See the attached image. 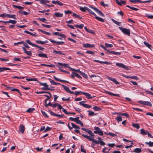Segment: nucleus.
Masks as SVG:
<instances>
[{"label": "nucleus", "mask_w": 153, "mask_h": 153, "mask_svg": "<svg viewBox=\"0 0 153 153\" xmlns=\"http://www.w3.org/2000/svg\"><path fill=\"white\" fill-rule=\"evenodd\" d=\"M36 43H37V44H41L42 45H43L46 43H48V42L47 41H46V40L45 41H42L38 40L36 41Z\"/></svg>", "instance_id": "aec40b11"}, {"label": "nucleus", "mask_w": 153, "mask_h": 153, "mask_svg": "<svg viewBox=\"0 0 153 153\" xmlns=\"http://www.w3.org/2000/svg\"><path fill=\"white\" fill-rule=\"evenodd\" d=\"M132 126L133 127L136 128L137 129H139L140 128L139 125L137 123H133L132 124Z\"/></svg>", "instance_id": "473e14b6"}, {"label": "nucleus", "mask_w": 153, "mask_h": 153, "mask_svg": "<svg viewBox=\"0 0 153 153\" xmlns=\"http://www.w3.org/2000/svg\"><path fill=\"white\" fill-rule=\"evenodd\" d=\"M112 20L113 22H114V23H115L117 25H118V26L121 25V22H117L113 19H112Z\"/></svg>", "instance_id": "49530a36"}, {"label": "nucleus", "mask_w": 153, "mask_h": 153, "mask_svg": "<svg viewBox=\"0 0 153 153\" xmlns=\"http://www.w3.org/2000/svg\"><path fill=\"white\" fill-rule=\"evenodd\" d=\"M16 16L15 15L10 14H7V17L9 18H12L14 19H16Z\"/></svg>", "instance_id": "a878e982"}, {"label": "nucleus", "mask_w": 153, "mask_h": 153, "mask_svg": "<svg viewBox=\"0 0 153 153\" xmlns=\"http://www.w3.org/2000/svg\"><path fill=\"white\" fill-rule=\"evenodd\" d=\"M86 7H80V10L82 12H85L87 10V8H88Z\"/></svg>", "instance_id": "a18cd8bd"}, {"label": "nucleus", "mask_w": 153, "mask_h": 153, "mask_svg": "<svg viewBox=\"0 0 153 153\" xmlns=\"http://www.w3.org/2000/svg\"><path fill=\"white\" fill-rule=\"evenodd\" d=\"M22 49L24 51V53L26 54L27 55L31 56L32 53L31 51H27L25 47H22Z\"/></svg>", "instance_id": "ddd939ff"}, {"label": "nucleus", "mask_w": 153, "mask_h": 153, "mask_svg": "<svg viewBox=\"0 0 153 153\" xmlns=\"http://www.w3.org/2000/svg\"><path fill=\"white\" fill-rule=\"evenodd\" d=\"M81 151L82 152L86 153V151L84 149V147L82 145L81 146Z\"/></svg>", "instance_id": "bf43d9fd"}, {"label": "nucleus", "mask_w": 153, "mask_h": 153, "mask_svg": "<svg viewBox=\"0 0 153 153\" xmlns=\"http://www.w3.org/2000/svg\"><path fill=\"white\" fill-rule=\"evenodd\" d=\"M80 74H81L83 77H84V78H87V75L84 73L82 72Z\"/></svg>", "instance_id": "4d7b16f0"}, {"label": "nucleus", "mask_w": 153, "mask_h": 153, "mask_svg": "<svg viewBox=\"0 0 153 153\" xmlns=\"http://www.w3.org/2000/svg\"><path fill=\"white\" fill-rule=\"evenodd\" d=\"M87 10L90 14L95 16H96L95 13L93 12L91 10L88 8H87Z\"/></svg>", "instance_id": "de8ad7c7"}, {"label": "nucleus", "mask_w": 153, "mask_h": 153, "mask_svg": "<svg viewBox=\"0 0 153 153\" xmlns=\"http://www.w3.org/2000/svg\"><path fill=\"white\" fill-rule=\"evenodd\" d=\"M4 86L6 87L7 88L10 89L12 91H14L15 88L10 87H8L7 85H3Z\"/></svg>", "instance_id": "37998d69"}, {"label": "nucleus", "mask_w": 153, "mask_h": 153, "mask_svg": "<svg viewBox=\"0 0 153 153\" xmlns=\"http://www.w3.org/2000/svg\"><path fill=\"white\" fill-rule=\"evenodd\" d=\"M129 1L132 3H140V0H130Z\"/></svg>", "instance_id": "052dcab7"}, {"label": "nucleus", "mask_w": 153, "mask_h": 153, "mask_svg": "<svg viewBox=\"0 0 153 153\" xmlns=\"http://www.w3.org/2000/svg\"><path fill=\"white\" fill-rule=\"evenodd\" d=\"M126 7H129L130 9H131L132 10H135V11H137L139 10V9L134 7H131L130 6L128 5H127L126 6Z\"/></svg>", "instance_id": "a19ab883"}, {"label": "nucleus", "mask_w": 153, "mask_h": 153, "mask_svg": "<svg viewBox=\"0 0 153 153\" xmlns=\"http://www.w3.org/2000/svg\"><path fill=\"white\" fill-rule=\"evenodd\" d=\"M37 19L38 20H40V21H42L44 22H45V21H46V19L44 18H37Z\"/></svg>", "instance_id": "3c124183"}, {"label": "nucleus", "mask_w": 153, "mask_h": 153, "mask_svg": "<svg viewBox=\"0 0 153 153\" xmlns=\"http://www.w3.org/2000/svg\"><path fill=\"white\" fill-rule=\"evenodd\" d=\"M35 110V108H28L27 111L26 112L29 113L32 112Z\"/></svg>", "instance_id": "c9c22d12"}, {"label": "nucleus", "mask_w": 153, "mask_h": 153, "mask_svg": "<svg viewBox=\"0 0 153 153\" xmlns=\"http://www.w3.org/2000/svg\"><path fill=\"white\" fill-rule=\"evenodd\" d=\"M72 74H74L77 77L79 78H82V77L80 76L79 74H77L75 72H73Z\"/></svg>", "instance_id": "e2e57ef3"}, {"label": "nucleus", "mask_w": 153, "mask_h": 153, "mask_svg": "<svg viewBox=\"0 0 153 153\" xmlns=\"http://www.w3.org/2000/svg\"><path fill=\"white\" fill-rule=\"evenodd\" d=\"M38 55L40 57H43L46 58H48L47 54L43 53H39L38 54Z\"/></svg>", "instance_id": "cd10ccee"}, {"label": "nucleus", "mask_w": 153, "mask_h": 153, "mask_svg": "<svg viewBox=\"0 0 153 153\" xmlns=\"http://www.w3.org/2000/svg\"><path fill=\"white\" fill-rule=\"evenodd\" d=\"M83 47L85 48H94L95 47L94 44H90L88 43L87 44H83Z\"/></svg>", "instance_id": "1a4fd4ad"}, {"label": "nucleus", "mask_w": 153, "mask_h": 153, "mask_svg": "<svg viewBox=\"0 0 153 153\" xmlns=\"http://www.w3.org/2000/svg\"><path fill=\"white\" fill-rule=\"evenodd\" d=\"M111 53L112 54H113L114 55H120L121 54V53L119 52H115L114 51H111Z\"/></svg>", "instance_id": "864d4df0"}, {"label": "nucleus", "mask_w": 153, "mask_h": 153, "mask_svg": "<svg viewBox=\"0 0 153 153\" xmlns=\"http://www.w3.org/2000/svg\"><path fill=\"white\" fill-rule=\"evenodd\" d=\"M42 25L43 26V27H46L47 28H50L51 27V26L49 25H45L44 24H42Z\"/></svg>", "instance_id": "0e129e2a"}, {"label": "nucleus", "mask_w": 153, "mask_h": 153, "mask_svg": "<svg viewBox=\"0 0 153 153\" xmlns=\"http://www.w3.org/2000/svg\"><path fill=\"white\" fill-rule=\"evenodd\" d=\"M25 130V126L23 125H21L19 128V130L20 132L22 133H23L24 132Z\"/></svg>", "instance_id": "a211bd4d"}, {"label": "nucleus", "mask_w": 153, "mask_h": 153, "mask_svg": "<svg viewBox=\"0 0 153 153\" xmlns=\"http://www.w3.org/2000/svg\"><path fill=\"white\" fill-rule=\"evenodd\" d=\"M72 16L75 17L77 18L78 19H82V18L79 15H78L76 13H73Z\"/></svg>", "instance_id": "79ce46f5"}, {"label": "nucleus", "mask_w": 153, "mask_h": 153, "mask_svg": "<svg viewBox=\"0 0 153 153\" xmlns=\"http://www.w3.org/2000/svg\"><path fill=\"white\" fill-rule=\"evenodd\" d=\"M116 65L120 67H121L122 68H124L126 70H129V68L126 66L123 63H117Z\"/></svg>", "instance_id": "0eeeda50"}, {"label": "nucleus", "mask_w": 153, "mask_h": 153, "mask_svg": "<svg viewBox=\"0 0 153 153\" xmlns=\"http://www.w3.org/2000/svg\"><path fill=\"white\" fill-rule=\"evenodd\" d=\"M144 44L147 47L150 49H151V45L149 44L147 42L144 41Z\"/></svg>", "instance_id": "09e8293b"}, {"label": "nucleus", "mask_w": 153, "mask_h": 153, "mask_svg": "<svg viewBox=\"0 0 153 153\" xmlns=\"http://www.w3.org/2000/svg\"><path fill=\"white\" fill-rule=\"evenodd\" d=\"M88 112H89L88 115L89 116H93L97 114H95L94 112L90 110L88 111Z\"/></svg>", "instance_id": "72a5a7b5"}, {"label": "nucleus", "mask_w": 153, "mask_h": 153, "mask_svg": "<svg viewBox=\"0 0 153 153\" xmlns=\"http://www.w3.org/2000/svg\"><path fill=\"white\" fill-rule=\"evenodd\" d=\"M84 29L88 32L93 34L94 33V31L93 30L91 29H88L86 26L84 27Z\"/></svg>", "instance_id": "bb28decb"}, {"label": "nucleus", "mask_w": 153, "mask_h": 153, "mask_svg": "<svg viewBox=\"0 0 153 153\" xmlns=\"http://www.w3.org/2000/svg\"><path fill=\"white\" fill-rule=\"evenodd\" d=\"M94 129L96 130L94 131V134H97L101 136L103 135V131L98 127H95Z\"/></svg>", "instance_id": "7ed1b4c3"}, {"label": "nucleus", "mask_w": 153, "mask_h": 153, "mask_svg": "<svg viewBox=\"0 0 153 153\" xmlns=\"http://www.w3.org/2000/svg\"><path fill=\"white\" fill-rule=\"evenodd\" d=\"M145 143L146 144L149 145L150 147L153 146V142L149 141V142H146Z\"/></svg>", "instance_id": "603ef678"}, {"label": "nucleus", "mask_w": 153, "mask_h": 153, "mask_svg": "<svg viewBox=\"0 0 153 153\" xmlns=\"http://www.w3.org/2000/svg\"><path fill=\"white\" fill-rule=\"evenodd\" d=\"M106 93H107V94H108L110 95H113V96H115L118 97H119L120 96L119 95V94H114L111 92H109L108 91H106Z\"/></svg>", "instance_id": "c85d7f7f"}, {"label": "nucleus", "mask_w": 153, "mask_h": 153, "mask_svg": "<svg viewBox=\"0 0 153 153\" xmlns=\"http://www.w3.org/2000/svg\"><path fill=\"white\" fill-rule=\"evenodd\" d=\"M9 23H11L13 24H15L16 23L17 21L16 20H10L9 21Z\"/></svg>", "instance_id": "69168bd1"}, {"label": "nucleus", "mask_w": 153, "mask_h": 153, "mask_svg": "<svg viewBox=\"0 0 153 153\" xmlns=\"http://www.w3.org/2000/svg\"><path fill=\"white\" fill-rule=\"evenodd\" d=\"M105 45L106 47L107 48H111L113 47V45L112 44H109L107 43H105Z\"/></svg>", "instance_id": "13d9d810"}, {"label": "nucleus", "mask_w": 153, "mask_h": 153, "mask_svg": "<svg viewBox=\"0 0 153 153\" xmlns=\"http://www.w3.org/2000/svg\"><path fill=\"white\" fill-rule=\"evenodd\" d=\"M108 79L114 82L115 84H120V83L115 78H112L111 77H110L109 76H107Z\"/></svg>", "instance_id": "4468645a"}, {"label": "nucleus", "mask_w": 153, "mask_h": 153, "mask_svg": "<svg viewBox=\"0 0 153 153\" xmlns=\"http://www.w3.org/2000/svg\"><path fill=\"white\" fill-rule=\"evenodd\" d=\"M58 64H59L60 66H63L65 67H66V68H68L69 69H70L71 70V69L72 68H71L70 66L67 64H65V63H62L60 62H58Z\"/></svg>", "instance_id": "2eb2a0df"}, {"label": "nucleus", "mask_w": 153, "mask_h": 153, "mask_svg": "<svg viewBox=\"0 0 153 153\" xmlns=\"http://www.w3.org/2000/svg\"><path fill=\"white\" fill-rule=\"evenodd\" d=\"M62 85V86L63 89L65 90L68 93L69 92L70 90L68 87L63 85Z\"/></svg>", "instance_id": "7c9ffc66"}, {"label": "nucleus", "mask_w": 153, "mask_h": 153, "mask_svg": "<svg viewBox=\"0 0 153 153\" xmlns=\"http://www.w3.org/2000/svg\"><path fill=\"white\" fill-rule=\"evenodd\" d=\"M89 7L90 8L92 9L101 16L103 17H104V14L100 11L99 10L97 9V8L93 7L92 6H90Z\"/></svg>", "instance_id": "39448f33"}, {"label": "nucleus", "mask_w": 153, "mask_h": 153, "mask_svg": "<svg viewBox=\"0 0 153 153\" xmlns=\"http://www.w3.org/2000/svg\"><path fill=\"white\" fill-rule=\"evenodd\" d=\"M49 40L53 43H56L57 45H63L65 43L63 41L56 42L51 39H49Z\"/></svg>", "instance_id": "9d476101"}, {"label": "nucleus", "mask_w": 153, "mask_h": 153, "mask_svg": "<svg viewBox=\"0 0 153 153\" xmlns=\"http://www.w3.org/2000/svg\"><path fill=\"white\" fill-rule=\"evenodd\" d=\"M91 141L92 142V143H94L96 144H99L100 141H97L94 139L91 140Z\"/></svg>", "instance_id": "5fc2aeb1"}, {"label": "nucleus", "mask_w": 153, "mask_h": 153, "mask_svg": "<svg viewBox=\"0 0 153 153\" xmlns=\"http://www.w3.org/2000/svg\"><path fill=\"white\" fill-rule=\"evenodd\" d=\"M146 16L150 19H153V15H150L149 14H146Z\"/></svg>", "instance_id": "680f3d73"}, {"label": "nucleus", "mask_w": 153, "mask_h": 153, "mask_svg": "<svg viewBox=\"0 0 153 153\" xmlns=\"http://www.w3.org/2000/svg\"><path fill=\"white\" fill-rule=\"evenodd\" d=\"M41 112L42 113L43 115L46 118H48L49 117V116L47 115L46 113L44 111H43L42 110H41Z\"/></svg>", "instance_id": "6e6d98bb"}, {"label": "nucleus", "mask_w": 153, "mask_h": 153, "mask_svg": "<svg viewBox=\"0 0 153 153\" xmlns=\"http://www.w3.org/2000/svg\"><path fill=\"white\" fill-rule=\"evenodd\" d=\"M141 148H136L134 150L133 152L135 153H140L142 152Z\"/></svg>", "instance_id": "393cba45"}, {"label": "nucleus", "mask_w": 153, "mask_h": 153, "mask_svg": "<svg viewBox=\"0 0 153 153\" xmlns=\"http://www.w3.org/2000/svg\"><path fill=\"white\" fill-rule=\"evenodd\" d=\"M93 108L95 111H100L101 109L99 107L97 106H95L93 107Z\"/></svg>", "instance_id": "c03bdc74"}, {"label": "nucleus", "mask_w": 153, "mask_h": 153, "mask_svg": "<svg viewBox=\"0 0 153 153\" xmlns=\"http://www.w3.org/2000/svg\"><path fill=\"white\" fill-rule=\"evenodd\" d=\"M119 28L123 33L128 36H130V30L129 29L123 28L122 27H119Z\"/></svg>", "instance_id": "f03ea898"}, {"label": "nucleus", "mask_w": 153, "mask_h": 153, "mask_svg": "<svg viewBox=\"0 0 153 153\" xmlns=\"http://www.w3.org/2000/svg\"><path fill=\"white\" fill-rule=\"evenodd\" d=\"M44 96L46 97H47V98L45 100V107H47L48 106H52L53 104H51L50 102H49L48 103H47V102L48 100H50V97L47 95H44Z\"/></svg>", "instance_id": "423d86ee"}, {"label": "nucleus", "mask_w": 153, "mask_h": 153, "mask_svg": "<svg viewBox=\"0 0 153 153\" xmlns=\"http://www.w3.org/2000/svg\"><path fill=\"white\" fill-rule=\"evenodd\" d=\"M148 132L147 131H145L143 129H140V133L143 135H146Z\"/></svg>", "instance_id": "5701e85b"}, {"label": "nucleus", "mask_w": 153, "mask_h": 153, "mask_svg": "<svg viewBox=\"0 0 153 153\" xmlns=\"http://www.w3.org/2000/svg\"><path fill=\"white\" fill-rule=\"evenodd\" d=\"M101 4L102 6H103L104 7H108V4H105L103 1L101 2Z\"/></svg>", "instance_id": "338daca9"}, {"label": "nucleus", "mask_w": 153, "mask_h": 153, "mask_svg": "<svg viewBox=\"0 0 153 153\" xmlns=\"http://www.w3.org/2000/svg\"><path fill=\"white\" fill-rule=\"evenodd\" d=\"M82 94L85 95L88 99H91L93 97H92L89 93H88L83 92L82 93Z\"/></svg>", "instance_id": "dca6fc26"}, {"label": "nucleus", "mask_w": 153, "mask_h": 153, "mask_svg": "<svg viewBox=\"0 0 153 153\" xmlns=\"http://www.w3.org/2000/svg\"><path fill=\"white\" fill-rule=\"evenodd\" d=\"M95 17L96 19L102 22H104V20L103 19L97 16L96 15V16H95Z\"/></svg>", "instance_id": "2f4dec72"}, {"label": "nucleus", "mask_w": 153, "mask_h": 153, "mask_svg": "<svg viewBox=\"0 0 153 153\" xmlns=\"http://www.w3.org/2000/svg\"><path fill=\"white\" fill-rule=\"evenodd\" d=\"M71 124L72 126V127L75 129H79L80 128L73 123H71Z\"/></svg>", "instance_id": "8fccbe9b"}, {"label": "nucleus", "mask_w": 153, "mask_h": 153, "mask_svg": "<svg viewBox=\"0 0 153 153\" xmlns=\"http://www.w3.org/2000/svg\"><path fill=\"white\" fill-rule=\"evenodd\" d=\"M49 86L46 83H45V85H44V87H42V89L43 90H52L50 88L48 87Z\"/></svg>", "instance_id": "f3484780"}, {"label": "nucleus", "mask_w": 153, "mask_h": 153, "mask_svg": "<svg viewBox=\"0 0 153 153\" xmlns=\"http://www.w3.org/2000/svg\"><path fill=\"white\" fill-rule=\"evenodd\" d=\"M84 25L83 24H80L79 25H74V26L77 28H79L80 29L84 27Z\"/></svg>", "instance_id": "ea45409f"}, {"label": "nucleus", "mask_w": 153, "mask_h": 153, "mask_svg": "<svg viewBox=\"0 0 153 153\" xmlns=\"http://www.w3.org/2000/svg\"><path fill=\"white\" fill-rule=\"evenodd\" d=\"M25 42L26 43H27L28 44L31 45H32L33 46L35 47H36L39 48H40L41 47L40 46H39L38 45H35V44L32 43L30 41V40H26L25 41Z\"/></svg>", "instance_id": "9b49d317"}, {"label": "nucleus", "mask_w": 153, "mask_h": 153, "mask_svg": "<svg viewBox=\"0 0 153 153\" xmlns=\"http://www.w3.org/2000/svg\"><path fill=\"white\" fill-rule=\"evenodd\" d=\"M117 4L120 6H121L123 4H126V1L120 0H115Z\"/></svg>", "instance_id": "6e6552de"}, {"label": "nucleus", "mask_w": 153, "mask_h": 153, "mask_svg": "<svg viewBox=\"0 0 153 153\" xmlns=\"http://www.w3.org/2000/svg\"><path fill=\"white\" fill-rule=\"evenodd\" d=\"M53 53L55 54H61L65 55V54L62 53V52L61 51H57L56 50H54L53 51Z\"/></svg>", "instance_id": "c756f323"}, {"label": "nucleus", "mask_w": 153, "mask_h": 153, "mask_svg": "<svg viewBox=\"0 0 153 153\" xmlns=\"http://www.w3.org/2000/svg\"><path fill=\"white\" fill-rule=\"evenodd\" d=\"M49 80L50 81V83L52 85H61L60 83H57L56 82H55L54 80L51 79L49 78Z\"/></svg>", "instance_id": "4be33fe9"}, {"label": "nucleus", "mask_w": 153, "mask_h": 153, "mask_svg": "<svg viewBox=\"0 0 153 153\" xmlns=\"http://www.w3.org/2000/svg\"><path fill=\"white\" fill-rule=\"evenodd\" d=\"M54 16L56 17H62L63 16V14L59 12H56L54 13Z\"/></svg>", "instance_id": "6ab92c4d"}, {"label": "nucleus", "mask_w": 153, "mask_h": 153, "mask_svg": "<svg viewBox=\"0 0 153 153\" xmlns=\"http://www.w3.org/2000/svg\"><path fill=\"white\" fill-rule=\"evenodd\" d=\"M81 129L87 133L89 134L90 135L89 136H88L85 135V134H82V136L83 137L85 138L88 139L90 141H91V139H94V136L95 135L94 134V133H93L91 130L84 128H81Z\"/></svg>", "instance_id": "f257e3e1"}, {"label": "nucleus", "mask_w": 153, "mask_h": 153, "mask_svg": "<svg viewBox=\"0 0 153 153\" xmlns=\"http://www.w3.org/2000/svg\"><path fill=\"white\" fill-rule=\"evenodd\" d=\"M53 77L54 79H55V80H56V81H60L61 82H65L68 83H69V82L68 81L60 79L57 78L55 76H53Z\"/></svg>", "instance_id": "412c9836"}, {"label": "nucleus", "mask_w": 153, "mask_h": 153, "mask_svg": "<svg viewBox=\"0 0 153 153\" xmlns=\"http://www.w3.org/2000/svg\"><path fill=\"white\" fill-rule=\"evenodd\" d=\"M10 69L8 68H0V72L4 71L5 70H9Z\"/></svg>", "instance_id": "58836bf2"}, {"label": "nucleus", "mask_w": 153, "mask_h": 153, "mask_svg": "<svg viewBox=\"0 0 153 153\" xmlns=\"http://www.w3.org/2000/svg\"><path fill=\"white\" fill-rule=\"evenodd\" d=\"M115 120L118 122L122 121V118L120 116H118L115 118Z\"/></svg>", "instance_id": "f704fd0d"}, {"label": "nucleus", "mask_w": 153, "mask_h": 153, "mask_svg": "<svg viewBox=\"0 0 153 153\" xmlns=\"http://www.w3.org/2000/svg\"><path fill=\"white\" fill-rule=\"evenodd\" d=\"M116 114H117L120 115L122 116H125L126 117H129V115L125 113H116Z\"/></svg>", "instance_id": "b1692460"}, {"label": "nucleus", "mask_w": 153, "mask_h": 153, "mask_svg": "<svg viewBox=\"0 0 153 153\" xmlns=\"http://www.w3.org/2000/svg\"><path fill=\"white\" fill-rule=\"evenodd\" d=\"M13 6L14 7H16V8H17L18 9H21V10H23L24 9V7L20 6H18V5H13Z\"/></svg>", "instance_id": "4c0bfd02"}, {"label": "nucleus", "mask_w": 153, "mask_h": 153, "mask_svg": "<svg viewBox=\"0 0 153 153\" xmlns=\"http://www.w3.org/2000/svg\"><path fill=\"white\" fill-rule=\"evenodd\" d=\"M138 102L144 105H147L150 107H152V105L151 102L149 101L140 100L138 101Z\"/></svg>", "instance_id": "20e7f679"}, {"label": "nucleus", "mask_w": 153, "mask_h": 153, "mask_svg": "<svg viewBox=\"0 0 153 153\" xmlns=\"http://www.w3.org/2000/svg\"><path fill=\"white\" fill-rule=\"evenodd\" d=\"M85 102L84 101H82V102H79V104L82 106H83V107L87 108H90L91 107V105H88L87 104H85V103H83L82 102Z\"/></svg>", "instance_id": "f8f14e48"}, {"label": "nucleus", "mask_w": 153, "mask_h": 153, "mask_svg": "<svg viewBox=\"0 0 153 153\" xmlns=\"http://www.w3.org/2000/svg\"><path fill=\"white\" fill-rule=\"evenodd\" d=\"M108 134H109V135L113 137L117 136L116 134L112 132H109L108 133Z\"/></svg>", "instance_id": "774afa93"}, {"label": "nucleus", "mask_w": 153, "mask_h": 153, "mask_svg": "<svg viewBox=\"0 0 153 153\" xmlns=\"http://www.w3.org/2000/svg\"><path fill=\"white\" fill-rule=\"evenodd\" d=\"M39 30L44 34L48 35H51V33H50L48 32L45 31H43L41 29H39Z\"/></svg>", "instance_id": "e433bc0d"}]
</instances>
